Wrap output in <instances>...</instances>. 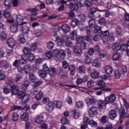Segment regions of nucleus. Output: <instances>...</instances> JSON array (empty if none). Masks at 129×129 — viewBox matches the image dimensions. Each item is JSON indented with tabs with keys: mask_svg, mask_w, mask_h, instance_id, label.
Segmentation results:
<instances>
[{
	"mask_svg": "<svg viewBox=\"0 0 129 129\" xmlns=\"http://www.w3.org/2000/svg\"><path fill=\"white\" fill-rule=\"evenodd\" d=\"M68 40H69V37L67 35H62L60 37L59 36L56 37L55 41L57 42L58 47H62L64 45V43L66 41H68Z\"/></svg>",
	"mask_w": 129,
	"mask_h": 129,
	"instance_id": "obj_1",
	"label": "nucleus"
},
{
	"mask_svg": "<svg viewBox=\"0 0 129 129\" xmlns=\"http://www.w3.org/2000/svg\"><path fill=\"white\" fill-rule=\"evenodd\" d=\"M27 60L29 62H32L35 60V56L32 53H30L26 56H22V59L20 61L22 64H27Z\"/></svg>",
	"mask_w": 129,
	"mask_h": 129,
	"instance_id": "obj_2",
	"label": "nucleus"
},
{
	"mask_svg": "<svg viewBox=\"0 0 129 129\" xmlns=\"http://www.w3.org/2000/svg\"><path fill=\"white\" fill-rule=\"evenodd\" d=\"M18 97L19 99H22V104H26L29 101V96L26 95L24 92H19L18 95Z\"/></svg>",
	"mask_w": 129,
	"mask_h": 129,
	"instance_id": "obj_3",
	"label": "nucleus"
},
{
	"mask_svg": "<svg viewBox=\"0 0 129 129\" xmlns=\"http://www.w3.org/2000/svg\"><path fill=\"white\" fill-rule=\"evenodd\" d=\"M115 100H116V96L113 94L105 98V102H106L107 104H109L111 102H114Z\"/></svg>",
	"mask_w": 129,
	"mask_h": 129,
	"instance_id": "obj_4",
	"label": "nucleus"
},
{
	"mask_svg": "<svg viewBox=\"0 0 129 129\" xmlns=\"http://www.w3.org/2000/svg\"><path fill=\"white\" fill-rule=\"evenodd\" d=\"M4 27L5 25L1 24V30H2V31L1 34V40L2 41H6L8 39L7 38V33L5 32L6 31V27Z\"/></svg>",
	"mask_w": 129,
	"mask_h": 129,
	"instance_id": "obj_5",
	"label": "nucleus"
},
{
	"mask_svg": "<svg viewBox=\"0 0 129 129\" xmlns=\"http://www.w3.org/2000/svg\"><path fill=\"white\" fill-rule=\"evenodd\" d=\"M11 92L13 95H17V94L19 93V87H18V86L16 85H11Z\"/></svg>",
	"mask_w": 129,
	"mask_h": 129,
	"instance_id": "obj_6",
	"label": "nucleus"
},
{
	"mask_svg": "<svg viewBox=\"0 0 129 129\" xmlns=\"http://www.w3.org/2000/svg\"><path fill=\"white\" fill-rule=\"evenodd\" d=\"M97 114V108L96 107H92L89 109V115L90 117H93L94 115Z\"/></svg>",
	"mask_w": 129,
	"mask_h": 129,
	"instance_id": "obj_7",
	"label": "nucleus"
},
{
	"mask_svg": "<svg viewBox=\"0 0 129 129\" xmlns=\"http://www.w3.org/2000/svg\"><path fill=\"white\" fill-rule=\"evenodd\" d=\"M24 21V19L23 18V16L21 15H18L16 17V22L17 23V25L18 26H23V25H27L26 22H23Z\"/></svg>",
	"mask_w": 129,
	"mask_h": 129,
	"instance_id": "obj_8",
	"label": "nucleus"
},
{
	"mask_svg": "<svg viewBox=\"0 0 129 129\" xmlns=\"http://www.w3.org/2000/svg\"><path fill=\"white\" fill-rule=\"evenodd\" d=\"M119 114L120 116V118H126L127 117V114L125 112V109L124 107H121L119 110Z\"/></svg>",
	"mask_w": 129,
	"mask_h": 129,
	"instance_id": "obj_9",
	"label": "nucleus"
},
{
	"mask_svg": "<svg viewBox=\"0 0 129 129\" xmlns=\"http://www.w3.org/2000/svg\"><path fill=\"white\" fill-rule=\"evenodd\" d=\"M16 109H18L19 110H21V109H24L25 111H28V110L30 109V106L28 105H26L23 108L22 106L14 105L12 107V110H16Z\"/></svg>",
	"mask_w": 129,
	"mask_h": 129,
	"instance_id": "obj_10",
	"label": "nucleus"
},
{
	"mask_svg": "<svg viewBox=\"0 0 129 129\" xmlns=\"http://www.w3.org/2000/svg\"><path fill=\"white\" fill-rule=\"evenodd\" d=\"M89 18H90V19L88 21L89 24V27L91 28V29H93L94 27H95L96 23L95 22V19L94 18L91 17V16H89Z\"/></svg>",
	"mask_w": 129,
	"mask_h": 129,
	"instance_id": "obj_11",
	"label": "nucleus"
},
{
	"mask_svg": "<svg viewBox=\"0 0 129 129\" xmlns=\"http://www.w3.org/2000/svg\"><path fill=\"white\" fill-rule=\"evenodd\" d=\"M117 116V114L116 113V111L113 109L110 110L109 112V118L113 120Z\"/></svg>",
	"mask_w": 129,
	"mask_h": 129,
	"instance_id": "obj_12",
	"label": "nucleus"
},
{
	"mask_svg": "<svg viewBox=\"0 0 129 129\" xmlns=\"http://www.w3.org/2000/svg\"><path fill=\"white\" fill-rule=\"evenodd\" d=\"M58 75L59 78L63 79L64 78H67V73L63 71V70H59L58 72Z\"/></svg>",
	"mask_w": 129,
	"mask_h": 129,
	"instance_id": "obj_13",
	"label": "nucleus"
},
{
	"mask_svg": "<svg viewBox=\"0 0 129 129\" xmlns=\"http://www.w3.org/2000/svg\"><path fill=\"white\" fill-rule=\"evenodd\" d=\"M74 52L77 55V56H81L82 54V49L79 46L74 47Z\"/></svg>",
	"mask_w": 129,
	"mask_h": 129,
	"instance_id": "obj_14",
	"label": "nucleus"
},
{
	"mask_svg": "<svg viewBox=\"0 0 129 129\" xmlns=\"http://www.w3.org/2000/svg\"><path fill=\"white\" fill-rule=\"evenodd\" d=\"M19 30V25L13 24L10 26V31L12 33H17Z\"/></svg>",
	"mask_w": 129,
	"mask_h": 129,
	"instance_id": "obj_15",
	"label": "nucleus"
},
{
	"mask_svg": "<svg viewBox=\"0 0 129 129\" xmlns=\"http://www.w3.org/2000/svg\"><path fill=\"white\" fill-rule=\"evenodd\" d=\"M38 73L39 74L40 77L43 79L46 78L47 75H48V72H45V71L39 70Z\"/></svg>",
	"mask_w": 129,
	"mask_h": 129,
	"instance_id": "obj_16",
	"label": "nucleus"
},
{
	"mask_svg": "<svg viewBox=\"0 0 129 129\" xmlns=\"http://www.w3.org/2000/svg\"><path fill=\"white\" fill-rule=\"evenodd\" d=\"M8 42V45L10 48H13V47H14L16 42L15 41V40L13 39V38H9L7 40Z\"/></svg>",
	"mask_w": 129,
	"mask_h": 129,
	"instance_id": "obj_17",
	"label": "nucleus"
},
{
	"mask_svg": "<svg viewBox=\"0 0 129 129\" xmlns=\"http://www.w3.org/2000/svg\"><path fill=\"white\" fill-rule=\"evenodd\" d=\"M29 85L30 82H29L28 81H26L24 82V83L21 86V89L22 90H27Z\"/></svg>",
	"mask_w": 129,
	"mask_h": 129,
	"instance_id": "obj_18",
	"label": "nucleus"
},
{
	"mask_svg": "<svg viewBox=\"0 0 129 129\" xmlns=\"http://www.w3.org/2000/svg\"><path fill=\"white\" fill-rule=\"evenodd\" d=\"M97 10L98 11V12H105V11H106L105 10H100L95 8H93L89 10V13L91 15H93L94 14H95V13H96V11Z\"/></svg>",
	"mask_w": 129,
	"mask_h": 129,
	"instance_id": "obj_19",
	"label": "nucleus"
},
{
	"mask_svg": "<svg viewBox=\"0 0 129 129\" xmlns=\"http://www.w3.org/2000/svg\"><path fill=\"white\" fill-rule=\"evenodd\" d=\"M120 47H119V43L116 42L112 45V49L114 52H116L118 50H119Z\"/></svg>",
	"mask_w": 129,
	"mask_h": 129,
	"instance_id": "obj_20",
	"label": "nucleus"
},
{
	"mask_svg": "<svg viewBox=\"0 0 129 129\" xmlns=\"http://www.w3.org/2000/svg\"><path fill=\"white\" fill-rule=\"evenodd\" d=\"M23 52L24 55L22 56V57H26L27 55L31 53V50L29 47H25L23 48Z\"/></svg>",
	"mask_w": 129,
	"mask_h": 129,
	"instance_id": "obj_21",
	"label": "nucleus"
},
{
	"mask_svg": "<svg viewBox=\"0 0 129 129\" xmlns=\"http://www.w3.org/2000/svg\"><path fill=\"white\" fill-rule=\"evenodd\" d=\"M21 118L24 121H28V119H29V113L27 112L24 113L21 115Z\"/></svg>",
	"mask_w": 129,
	"mask_h": 129,
	"instance_id": "obj_22",
	"label": "nucleus"
},
{
	"mask_svg": "<svg viewBox=\"0 0 129 129\" xmlns=\"http://www.w3.org/2000/svg\"><path fill=\"white\" fill-rule=\"evenodd\" d=\"M61 29L64 33H68L70 31V28L67 24H63L61 26Z\"/></svg>",
	"mask_w": 129,
	"mask_h": 129,
	"instance_id": "obj_23",
	"label": "nucleus"
},
{
	"mask_svg": "<svg viewBox=\"0 0 129 129\" xmlns=\"http://www.w3.org/2000/svg\"><path fill=\"white\" fill-rule=\"evenodd\" d=\"M35 122L37 123H41L44 121V118L43 115L37 116L35 120Z\"/></svg>",
	"mask_w": 129,
	"mask_h": 129,
	"instance_id": "obj_24",
	"label": "nucleus"
},
{
	"mask_svg": "<svg viewBox=\"0 0 129 129\" xmlns=\"http://www.w3.org/2000/svg\"><path fill=\"white\" fill-rule=\"evenodd\" d=\"M121 57V54L118 53H115L112 56V59L113 61H117V60H119V58H120Z\"/></svg>",
	"mask_w": 129,
	"mask_h": 129,
	"instance_id": "obj_25",
	"label": "nucleus"
},
{
	"mask_svg": "<svg viewBox=\"0 0 129 129\" xmlns=\"http://www.w3.org/2000/svg\"><path fill=\"white\" fill-rule=\"evenodd\" d=\"M52 104L54 107H57V108H61L62 107V103L60 101H55Z\"/></svg>",
	"mask_w": 129,
	"mask_h": 129,
	"instance_id": "obj_26",
	"label": "nucleus"
},
{
	"mask_svg": "<svg viewBox=\"0 0 129 129\" xmlns=\"http://www.w3.org/2000/svg\"><path fill=\"white\" fill-rule=\"evenodd\" d=\"M43 92L40 91L38 92V94H37L36 96L35 97V99L36 100H41V99H42V98H43Z\"/></svg>",
	"mask_w": 129,
	"mask_h": 129,
	"instance_id": "obj_27",
	"label": "nucleus"
},
{
	"mask_svg": "<svg viewBox=\"0 0 129 129\" xmlns=\"http://www.w3.org/2000/svg\"><path fill=\"white\" fill-rule=\"evenodd\" d=\"M105 72L108 75L112 73V68L109 66H107L105 67Z\"/></svg>",
	"mask_w": 129,
	"mask_h": 129,
	"instance_id": "obj_28",
	"label": "nucleus"
},
{
	"mask_svg": "<svg viewBox=\"0 0 129 129\" xmlns=\"http://www.w3.org/2000/svg\"><path fill=\"white\" fill-rule=\"evenodd\" d=\"M92 4H93L92 0H86L84 3V5L86 8H90V7L92 6Z\"/></svg>",
	"mask_w": 129,
	"mask_h": 129,
	"instance_id": "obj_29",
	"label": "nucleus"
},
{
	"mask_svg": "<svg viewBox=\"0 0 129 129\" xmlns=\"http://www.w3.org/2000/svg\"><path fill=\"white\" fill-rule=\"evenodd\" d=\"M91 76L93 79H96V78H98V77H99V73L95 71L92 73Z\"/></svg>",
	"mask_w": 129,
	"mask_h": 129,
	"instance_id": "obj_30",
	"label": "nucleus"
},
{
	"mask_svg": "<svg viewBox=\"0 0 129 129\" xmlns=\"http://www.w3.org/2000/svg\"><path fill=\"white\" fill-rule=\"evenodd\" d=\"M4 4L7 9H11V7H12L11 5L12 4V0H6Z\"/></svg>",
	"mask_w": 129,
	"mask_h": 129,
	"instance_id": "obj_31",
	"label": "nucleus"
},
{
	"mask_svg": "<svg viewBox=\"0 0 129 129\" xmlns=\"http://www.w3.org/2000/svg\"><path fill=\"white\" fill-rule=\"evenodd\" d=\"M85 64H90L91 63V61H92V59H91V58L89 57L88 55H85Z\"/></svg>",
	"mask_w": 129,
	"mask_h": 129,
	"instance_id": "obj_32",
	"label": "nucleus"
},
{
	"mask_svg": "<svg viewBox=\"0 0 129 129\" xmlns=\"http://www.w3.org/2000/svg\"><path fill=\"white\" fill-rule=\"evenodd\" d=\"M70 38L72 39V40H75V39L77 38V32H76V30H74L71 33Z\"/></svg>",
	"mask_w": 129,
	"mask_h": 129,
	"instance_id": "obj_33",
	"label": "nucleus"
},
{
	"mask_svg": "<svg viewBox=\"0 0 129 129\" xmlns=\"http://www.w3.org/2000/svg\"><path fill=\"white\" fill-rule=\"evenodd\" d=\"M19 120V114L17 112H14L12 114V120L13 121H17Z\"/></svg>",
	"mask_w": 129,
	"mask_h": 129,
	"instance_id": "obj_34",
	"label": "nucleus"
},
{
	"mask_svg": "<svg viewBox=\"0 0 129 129\" xmlns=\"http://www.w3.org/2000/svg\"><path fill=\"white\" fill-rule=\"evenodd\" d=\"M106 103V102H104V101L102 100H100L98 101V106L99 108H102L103 106H105Z\"/></svg>",
	"mask_w": 129,
	"mask_h": 129,
	"instance_id": "obj_35",
	"label": "nucleus"
},
{
	"mask_svg": "<svg viewBox=\"0 0 129 129\" xmlns=\"http://www.w3.org/2000/svg\"><path fill=\"white\" fill-rule=\"evenodd\" d=\"M69 8L72 11H77L78 10V4H70Z\"/></svg>",
	"mask_w": 129,
	"mask_h": 129,
	"instance_id": "obj_36",
	"label": "nucleus"
},
{
	"mask_svg": "<svg viewBox=\"0 0 129 129\" xmlns=\"http://www.w3.org/2000/svg\"><path fill=\"white\" fill-rule=\"evenodd\" d=\"M2 68H9V64L6 60H2L1 62Z\"/></svg>",
	"mask_w": 129,
	"mask_h": 129,
	"instance_id": "obj_37",
	"label": "nucleus"
},
{
	"mask_svg": "<svg viewBox=\"0 0 129 129\" xmlns=\"http://www.w3.org/2000/svg\"><path fill=\"white\" fill-rule=\"evenodd\" d=\"M79 24V21L77 20V19H74L72 22H71V26L74 28H75Z\"/></svg>",
	"mask_w": 129,
	"mask_h": 129,
	"instance_id": "obj_38",
	"label": "nucleus"
},
{
	"mask_svg": "<svg viewBox=\"0 0 129 129\" xmlns=\"http://www.w3.org/2000/svg\"><path fill=\"white\" fill-rule=\"evenodd\" d=\"M29 76L30 81L33 83L35 82V81L36 80V77L35 76V75H34L32 73H30L29 74Z\"/></svg>",
	"mask_w": 129,
	"mask_h": 129,
	"instance_id": "obj_39",
	"label": "nucleus"
},
{
	"mask_svg": "<svg viewBox=\"0 0 129 129\" xmlns=\"http://www.w3.org/2000/svg\"><path fill=\"white\" fill-rule=\"evenodd\" d=\"M72 112L73 113L75 118H78L79 117V111L78 110L74 109L72 111Z\"/></svg>",
	"mask_w": 129,
	"mask_h": 129,
	"instance_id": "obj_40",
	"label": "nucleus"
},
{
	"mask_svg": "<svg viewBox=\"0 0 129 129\" xmlns=\"http://www.w3.org/2000/svg\"><path fill=\"white\" fill-rule=\"evenodd\" d=\"M24 70L25 73H30V72L31 71V67H30L29 64H26L24 67Z\"/></svg>",
	"mask_w": 129,
	"mask_h": 129,
	"instance_id": "obj_41",
	"label": "nucleus"
},
{
	"mask_svg": "<svg viewBox=\"0 0 129 129\" xmlns=\"http://www.w3.org/2000/svg\"><path fill=\"white\" fill-rule=\"evenodd\" d=\"M120 71L118 70H116L114 72V76L115 79H119L120 77Z\"/></svg>",
	"mask_w": 129,
	"mask_h": 129,
	"instance_id": "obj_42",
	"label": "nucleus"
},
{
	"mask_svg": "<svg viewBox=\"0 0 129 129\" xmlns=\"http://www.w3.org/2000/svg\"><path fill=\"white\" fill-rule=\"evenodd\" d=\"M37 46H38L37 43H33L30 46V51H36V49H37Z\"/></svg>",
	"mask_w": 129,
	"mask_h": 129,
	"instance_id": "obj_43",
	"label": "nucleus"
},
{
	"mask_svg": "<svg viewBox=\"0 0 129 129\" xmlns=\"http://www.w3.org/2000/svg\"><path fill=\"white\" fill-rule=\"evenodd\" d=\"M87 86L88 88H91L94 86V82L92 80H90L87 82Z\"/></svg>",
	"mask_w": 129,
	"mask_h": 129,
	"instance_id": "obj_44",
	"label": "nucleus"
},
{
	"mask_svg": "<svg viewBox=\"0 0 129 129\" xmlns=\"http://www.w3.org/2000/svg\"><path fill=\"white\" fill-rule=\"evenodd\" d=\"M92 65L94 67H100V63H98V60L97 59H95L93 60Z\"/></svg>",
	"mask_w": 129,
	"mask_h": 129,
	"instance_id": "obj_45",
	"label": "nucleus"
},
{
	"mask_svg": "<svg viewBox=\"0 0 129 129\" xmlns=\"http://www.w3.org/2000/svg\"><path fill=\"white\" fill-rule=\"evenodd\" d=\"M84 42L85 41H84V37L81 36L77 39V44H82V43H84Z\"/></svg>",
	"mask_w": 129,
	"mask_h": 129,
	"instance_id": "obj_46",
	"label": "nucleus"
},
{
	"mask_svg": "<svg viewBox=\"0 0 129 129\" xmlns=\"http://www.w3.org/2000/svg\"><path fill=\"white\" fill-rule=\"evenodd\" d=\"M67 14L69 15L68 18L70 20H72V19L75 17V14L72 11H70L69 13H67Z\"/></svg>",
	"mask_w": 129,
	"mask_h": 129,
	"instance_id": "obj_47",
	"label": "nucleus"
},
{
	"mask_svg": "<svg viewBox=\"0 0 129 129\" xmlns=\"http://www.w3.org/2000/svg\"><path fill=\"white\" fill-rule=\"evenodd\" d=\"M52 54L53 55V57H58L60 54V50L57 49H55L53 50Z\"/></svg>",
	"mask_w": 129,
	"mask_h": 129,
	"instance_id": "obj_48",
	"label": "nucleus"
},
{
	"mask_svg": "<svg viewBox=\"0 0 129 129\" xmlns=\"http://www.w3.org/2000/svg\"><path fill=\"white\" fill-rule=\"evenodd\" d=\"M94 32L96 34L97 33H101V32H102L101 31V27H100V26H96L95 29H94Z\"/></svg>",
	"mask_w": 129,
	"mask_h": 129,
	"instance_id": "obj_49",
	"label": "nucleus"
},
{
	"mask_svg": "<svg viewBox=\"0 0 129 129\" xmlns=\"http://www.w3.org/2000/svg\"><path fill=\"white\" fill-rule=\"evenodd\" d=\"M29 28L28 27V26H24L23 27V28L21 29V31H22L23 33L24 34H28L29 33Z\"/></svg>",
	"mask_w": 129,
	"mask_h": 129,
	"instance_id": "obj_50",
	"label": "nucleus"
},
{
	"mask_svg": "<svg viewBox=\"0 0 129 129\" xmlns=\"http://www.w3.org/2000/svg\"><path fill=\"white\" fill-rule=\"evenodd\" d=\"M4 17L6 19H10V17H11V14H10V12L9 10H6L4 12Z\"/></svg>",
	"mask_w": 129,
	"mask_h": 129,
	"instance_id": "obj_51",
	"label": "nucleus"
},
{
	"mask_svg": "<svg viewBox=\"0 0 129 129\" xmlns=\"http://www.w3.org/2000/svg\"><path fill=\"white\" fill-rule=\"evenodd\" d=\"M108 117L107 116H103L101 118V121L102 123H106L107 122Z\"/></svg>",
	"mask_w": 129,
	"mask_h": 129,
	"instance_id": "obj_52",
	"label": "nucleus"
},
{
	"mask_svg": "<svg viewBox=\"0 0 129 129\" xmlns=\"http://www.w3.org/2000/svg\"><path fill=\"white\" fill-rule=\"evenodd\" d=\"M20 37V41L22 44H24L26 43V39H25V37H24V35L23 34H21L19 36Z\"/></svg>",
	"mask_w": 129,
	"mask_h": 129,
	"instance_id": "obj_53",
	"label": "nucleus"
},
{
	"mask_svg": "<svg viewBox=\"0 0 129 129\" xmlns=\"http://www.w3.org/2000/svg\"><path fill=\"white\" fill-rule=\"evenodd\" d=\"M61 122L62 124H68L69 121L66 117H62L61 119Z\"/></svg>",
	"mask_w": 129,
	"mask_h": 129,
	"instance_id": "obj_54",
	"label": "nucleus"
},
{
	"mask_svg": "<svg viewBox=\"0 0 129 129\" xmlns=\"http://www.w3.org/2000/svg\"><path fill=\"white\" fill-rule=\"evenodd\" d=\"M83 121L86 124H90L91 120H90L88 117H85L83 119Z\"/></svg>",
	"mask_w": 129,
	"mask_h": 129,
	"instance_id": "obj_55",
	"label": "nucleus"
},
{
	"mask_svg": "<svg viewBox=\"0 0 129 129\" xmlns=\"http://www.w3.org/2000/svg\"><path fill=\"white\" fill-rule=\"evenodd\" d=\"M89 124L92 127H96L97 126V122L93 120H91Z\"/></svg>",
	"mask_w": 129,
	"mask_h": 129,
	"instance_id": "obj_56",
	"label": "nucleus"
},
{
	"mask_svg": "<svg viewBox=\"0 0 129 129\" xmlns=\"http://www.w3.org/2000/svg\"><path fill=\"white\" fill-rule=\"evenodd\" d=\"M62 64L64 69H67V68L69 67V63H68L65 60H62Z\"/></svg>",
	"mask_w": 129,
	"mask_h": 129,
	"instance_id": "obj_57",
	"label": "nucleus"
},
{
	"mask_svg": "<svg viewBox=\"0 0 129 129\" xmlns=\"http://www.w3.org/2000/svg\"><path fill=\"white\" fill-rule=\"evenodd\" d=\"M86 68L84 66H81L79 68V71L80 73H84L85 72Z\"/></svg>",
	"mask_w": 129,
	"mask_h": 129,
	"instance_id": "obj_58",
	"label": "nucleus"
},
{
	"mask_svg": "<svg viewBox=\"0 0 129 129\" xmlns=\"http://www.w3.org/2000/svg\"><path fill=\"white\" fill-rule=\"evenodd\" d=\"M66 43L65 45L67 47H73V42L69 41V40H66Z\"/></svg>",
	"mask_w": 129,
	"mask_h": 129,
	"instance_id": "obj_59",
	"label": "nucleus"
},
{
	"mask_svg": "<svg viewBox=\"0 0 129 129\" xmlns=\"http://www.w3.org/2000/svg\"><path fill=\"white\" fill-rule=\"evenodd\" d=\"M106 21H105V19H104V18H101L99 20H98V23L100 25H104L106 24Z\"/></svg>",
	"mask_w": 129,
	"mask_h": 129,
	"instance_id": "obj_60",
	"label": "nucleus"
},
{
	"mask_svg": "<svg viewBox=\"0 0 129 129\" xmlns=\"http://www.w3.org/2000/svg\"><path fill=\"white\" fill-rule=\"evenodd\" d=\"M101 34L103 37H108L109 36V32H108V30L102 31Z\"/></svg>",
	"mask_w": 129,
	"mask_h": 129,
	"instance_id": "obj_61",
	"label": "nucleus"
},
{
	"mask_svg": "<svg viewBox=\"0 0 129 129\" xmlns=\"http://www.w3.org/2000/svg\"><path fill=\"white\" fill-rule=\"evenodd\" d=\"M36 37H40L42 35V30L40 29H36L35 32Z\"/></svg>",
	"mask_w": 129,
	"mask_h": 129,
	"instance_id": "obj_62",
	"label": "nucleus"
},
{
	"mask_svg": "<svg viewBox=\"0 0 129 129\" xmlns=\"http://www.w3.org/2000/svg\"><path fill=\"white\" fill-rule=\"evenodd\" d=\"M47 47L48 49H53V48H54V42L52 41H49L47 43Z\"/></svg>",
	"mask_w": 129,
	"mask_h": 129,
	"instance_id": "obj_63",
	"label": "nucleus"
},
{
	"mask_svg": "<svg viewBox=\"0 0 129 129\" xmlns=\"http://www.w3.org/2000/svg\"><path fill=\"white\" fill-rule=\"evenodd\" d=\"M82 50H85L86 49V42H84L80 44V47Z\"/></svg>",
	"mask_w": 129,
	"mask_h": 129,
	"instance_id": "obj_64",
	"label": "nucleus"
}]
</instances>
